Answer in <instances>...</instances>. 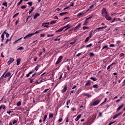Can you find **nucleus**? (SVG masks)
<instances>
[{
	"instance_id": "obj_1",
	"label": "nucleus",
	"mask_w": 125,
	"mask_h": 125,
	"mask_svg": "<svg viewBox=\"0 0 125 125\" xmlns=\"http://www.w3.org/2000/svg\"><path fill=\"white\" fill-rule=\"evenodd\" d=\"M12 75H11V73L10 72H9L6 73L4 75V79H6V78H8L7 79V83L10 81V79H11Z\"/></svg>"
},
{
	"instance_id": "obj_2",
	"label": "nucleus",
	"mask_w": 125,
	"mask_h": 125,
	"mask_svg": "<svg viewBox=\"0 0 125 125\" xmlns=\"http://www.w3.org/2000/svg\"><path fill=\"white\" fill-rule=\"evenodd\" d=\"M108 15V12H107V10L105 8H103L102 10V15L105 17V16Z\"/></svg>"
},
{
	"instance_id": "obj_3",
	"label": "nucleus",
	"mask_w": 125,
	"mask_h": 125,
	"mask_svg": "<svg viewBox=\"0 0 125 125\" xmlns=\"http://www.w3.org/2000/svg\"><path fill=\"white\" fill-rule=\"evenodd\" d=\"M99 103H100V101L99 100H98L95 102L90 103V106H96V105H98Z\"/></svg>"
},
{
	"instance_id": "obj_4",
	"label": "nucleus",
	"mask_w": 125,
	"mask_h": 125,
	"mask_svg": "<svg viewBox=\"0 0 125 125\" xmlns=\"http://www.w3.org/2000/svg\"><path fill=\"white\" fill-rule=\"evenodd\" d=\"M63 58V57L61 56H60L58 59L57 61L56 62V65H58V64H60V63H61V60H62V59Z\"/></svg>"
},
{
	"instance_id": "obj_5",
	"label": "nucleus",
	"mask_w": 125,
	"mask_h": 125,
	"mask_svg": "<svg viewBox=\"0 0 125 125\" xmlns=\"http://www.w3.org/2000/svg\"><path fill=\"white\" fill-rule=\"evenodd\" d=\"M67 88H68V86L67 85V84H65L63 86V89L61 90L62 93H64V92H66Z\"/></svg>"
},
{
	"instance_id": "obj_6",
	"label": "nucleus",
	"mask_w": 125,
	"mask_h": 125,
	"mask_svg": "<svg viewBox=\"0 0 125 125\" xmlns=\"http://www.w3.org/2000/svg\"><path fill=\"white\" fill-rule=\"evenodd\" d=\"M4 74H3L1 76V77L0 78V83H3V80H4V81H6V79L5 78H4Z\"/></svg>"
},
{
	"instance_id": "obj_7",
	"label": "nucleus",
	"mask_w": 125,
	"mask_h": 125,
	"mask_svg": "<svg viewBox=\"0 0 125 125\" xmlns=\"http://www.w3.org/2000/svg\"><path fill=\"white\" fill-rule=\"evenodd\" d=\"M81 26H82V23H79L77 26H76L74 29V32H78V29L81 28Z\"/></svg>"
},
{
	"instance_id": "obj_8",
	"label": "nucleus",
	"mask_w": 125,
	"mask_h": 125,
	"mask_svg": "<svg viewBox=\"0 0 125 125\" xmlns=\"http://www.w3.org/2000/svg\"><path fill=\"white\" fill-rule=\"evenodd\" d=\"M34 36V34L33 33H29L28 35H27L25 37L23 38V39H28V38H31V37Z\"/></svg>"
},
{
	"instance_id": "obj_9",
	"label": "nucleus",
	"mask_w": 125,
	"mask_h": 125,
	"mask_svg": "<svg viewBox=\"0 0 125 125\" xmlns=\"http://www.w3.org/2000/svg\"><path fill=\"white\" fill-rule=\"evenodd\" d=\"M123 114V112H120L115 115H114L113 117V120H115V119H117V118H118V117H119V116H121V115Z\"/></svg>"
},
{
	"instance_id": "obj_10",
	"label": "nucleus",
	"mask_w": 125,
	"mask_h": 125,
	"mask_svg": "<svg viewBox=\"0 0 125 125\" xmlns=\"http://www.w3.org/2000/svg\"><path fill=\"white\" fill-rule=\"evenodd\" d=\"M14 61V59L13 58H10V60L8 61L7 64L8 65H10L12 62Z\"/></svg>"
},
{
	"instance_id": "obj_11",
	"label": "nucleus",
	"mask_w": 125,
	"mask_h": 125,
	"mask_svg": "<svg viewBox=\"0 0 125 125\" xmlns=\"http://www.w3.org/2000/svg\"><path fill=\"white\" fill-rule=\"evenodd\" d=\"M107 28V25H105L104 26H102L101 27H99L96 29L95 31H98V30H102L103 29H106Z\"/></svg>"
},
{
	"instance_id": "obj_12",
	"label": "nucleus",
	"mask_w": 125,
	"mask_h": 125,
	"mask_svg": "<svg viewBox=\"0 0 125 125\" xmlns=\"http://www.w3.org/2000/svg\"><path fill=\"white\" fill-rule=\"evenodd\" d=\"M106 20H108V21H110L112 20V18L111 17L109 16V15H106V16H104Z\"/></svg>"
},
{
	"instance_id": "obj_13",
	"label": "nucleus",
	"mask_w": 125,
	"mask_h": 125,
	"mask_svg": "<svg viewBox=\"0 0 125 125\" xmlns=\"http://www.w3.org/2000/svg\"><path fill=\"white\" fill-rule=\"evenodd\" d=\"M84 13L83 12H82V13H79V14H78L77 15V17H83V15H84Z\"/></svg>"
},
{
	"instance_id": "obj_14",
	"label": "nucleus",
	"mask_w": 125,
	"mask_h": 125,
	"mask_svg": "<svg viewBox=\"0 0 125 125\" xmlns=\"http://www.w3.org/2000/svg\"><path fill=\"white\" fill-rule=\"evenodd\" d=\"M40 15H41L39 13H36L34 16L33 19H37V18L39 17V16H40Z\"/></svg>"
},
{
	"instance_id": "obj_15",
	"label": "nucleus",
	"mask_w": 125,
	"mask_h": 125,
	"mask_svg": "<svg viewBox=\"0 0 125 125\" xmlns=\"http://www.w3.org/2000/svg\"><path fill=\"white\" fill-rule=\"evenodd\" d=\"M94 7V4H92V5L90 6L88 9L87 10L86 12H88L90 9H92Z\"/></svg>"
},
{
	"instance_id": "obj_16",
	"label": "nucleus",
	"mask_w": 125,
	"mask_h": 125,
	"mask_svg": "<svg viewBox=\"0 0 125 125\" xmlns=\"http://www.w3.org/2000/svg\"><path fill=\"white\" fill-rule=\"evenodd\" d=\"M82 117V115L81 114H79L78 116H77V118L75 119V121L76 122H78L80 119H81V117Z\"/></svg>"
},
{
	"instance_id": "obj_17",
	"label": "nucleus",
	"mask_w": 125,
	"mask_h": 125,
	"mask_svg": "<svg viewBox=\"0 0 125 125\" xmlns=\"http://www.w3.org/2000/svg\"><path fill=\"white\" fill-rule=\"evenodd\" d=\"M91 81H90V80H88L87 81V83H86V84H85V86H88V85H90V84H91Z\"/></svg>"
},
{
	"instance_id": "obj_18",
	"label": "nucleus",
	"mask_w": 125,
	"mask_h": 125,
	"mask_svg": "<svg viewBox=\"0 0 125 125\" xmlns=\"http://www.w3.org/2000/svg\"><path fill=\"white\" fill-rule=\"evenodd\" d=\"M123 107H124V104H121L120 106H119L117 109V112L120 111V110H121Z\"/></svg>"
},
{
	"instance_id": "obj_19",
	"label": "nucleus",
	"mask_w": 125,
	"mask_h": 125,
	"mask_svg": "<svg viewBox=\"0 0 125 125\" xmlns=\"http://www.w3.org/2000/svg\"><path fill=\"white\" fill-rule=\"evenodd\" d=\"M64 29V28L62 27L61 28H60V29L56 30V33H59L60 32H62V31Z\"/></svg>"
},
{
	"instance_id": "obj_20",
	"label": "nucleus",
	"mask_w": 125,
	"mask_h": 125,
	"mask_svg": "<svg viewBox=\"0 0 125 125\" xmlns=\"http://www.w3.org/2000/svg\"><path fill=\"white\" fill-rule=\"evenodd\" d=\"M63 29H66V28H67V29H70V28H71V26H70V24H67L63 26Z\"/></svg>"
},
{
	"instance_id": "obj_21",
	"label": "nucleus",
	"mask_w": 125,
	"mask_h": 125,
	"mask_svg": "<svg viewBox=\"0 0 125 125\" xmlns=\"http://www.w3.org/2000/svg\"><path fill=\"white\" fill-rule=\"evenodd\" d=\"M1 109H3V110H5V105H1L0 106V110H1Z\"/></svg>"
},
{
	"instance_id": "obj_22",
	"label": "nucleus",
	"mask_w": 125,
	"mask_h": 125,
	"mask_svg": "<svg viewBox=\"0 0 125 125\" xmlns=\"http://www.w3.org/2000/svg\"><path fill=\"white\" fill-rule=\"evenodd\" d=\"M57 23V21H52L50 22L51 25H52L53 24H56Z\"/></svg>"
},
{
	"instance_id": "obj_23",
	"label": "nucleus",
	"mask_w": 125,
	"mask_h": 125,
	"mask_svg": "<svg viewBox=\"0 0 125 125\" xmlns=\"http://www.w3.org/2000/svg\"><path fill=\"white\" fill-rule=\"evenodd\" d=\"M20 61H21V60L20 59H18L17 60V65L18 66L19 64H20Z\"/></svg>"
},
{
	"instance_id": "obj_24",
	"label": "nucleus",
	"mask_w": 125,
	"mask_h": 125,
	"mask_svg": "<svg viewBox=\"0 0 125 125\" xmlns=\"http://www.w3.org/2000/svg\"><path fill=\"white\" fill-rule=\"evenodd\" d=\"M67 14V12H62V13H61L59 14V15H60V16H64V15Z\"/></svg>"
},
{
	"instance_id": "obj_25",
	"label": "nucleus",
	"mask_w": 125,
	"mask_h": 125,
	"mask_svg": "<svg viewBox=\"0 0 125 125\" xmlns=\"http://www.w3.org/2000/svg\"><path fill=\"white\" fill-rule=\"evenodd\" d=\"M1 42H3V40H4V35L3 34H2L1 35Z\"/></svg>"
},
{
	"instance_id": "obj_26",
	"label": "nucleus",
	"mask_w": 125,
	"mask_h": 125,
	"mask_svg": "<svg viewBox=\"0 0 125 125\" xmlns=\"http://www.w3.org/2000/svg\"><path fill=\"white\" fill-rule=\"evenodd\" d=\"M90 80H92L94 82H96V81H97V79L95 77H91Z\"/></svg>"
},
{
	"instance_id": "obj_27",
	"label": "nucleus",
	"mask_w": 125,
	"mask_h": 125,
	"mask_svg": "<svg viewBox=\"0 0 125 125\" xmlns=\"http://www.w3.org/2000/svg\"><path fill=\"white\" fill-rule=\"evenodd\" d=\"M53 118V114L52 113H49V119H52Z\"/></svg>"
},
{
	"instance_id": "obj_28",
	"label": "nucleus",
	"mask_w": 125,
	"mask_h": 125,
	"mask_svg": "<svg viewBox=\"0 0 125 125\" xmlns=\"http://www.w3.org/2000/svg\"><path fill=\"white\" fill-rule=\"evenodd\" d=\"M83 95H84V96H87V97H91V95H89L88 94H86V93H84L83 94Z\"/></svg>"
},
{
	"instance_id": "obj_29",
	"label": "nucleus",
	"mask_w": 125,
	"mask_h": 125,
	"mask_svg": "<svg viewBox=\"0 0 125 125\" xmlns=\"http://www.w3.org/2000/svg\"><path fill=\"white\" fill-rule=\"evenodd\" d=\"M87 23H88L87 21L85 20V21L83 22V26H86V25H87Z\"/></svg>"
},
{
	"instance_id": "obj_30",
	"label": "nucleus",
	"mask_w": 125,
	"mask_h": 125,
	"mask_svg": "<svg viewBox=\"0 0 125 125\" xmlns=\"http://www.w3.org/2000/svg\"><path fill=\"white\" fill-rule=\"evenodd\" d=\"M94 15H92V16L89 17L88 18H87V19H86V20H89V19H91V18H92L93 17H94Z\"/></svg>"
},
{
	"instance_id": "obj_31",
	"label": "nucleus",
	"mask_w": 125,
	"mask_h": 125,
	"mask_svg": "<svg viewBox=\"0 0 125 125\" xmlns=\"http://www.w3.org/2000/svg\"><path fill=\"white\" fill-rule=\"evenodd\" d=\"M32 10L31 11H29V14H31V13H32V12H33V10H34V9H35V7H31Z\"/></svg>"
},
{
	"instance_id": "obj_32",
	"label": "nucleus",
	"mask_w": 125,
	"mask_h": 125,
	"mask_svg": "<svg viewBox=\"0 0 125 125\" xmlns=\"http://www.w3.org/2000/svg\"><path fill=\"white\" fill-rule=\"evenodd\" d=\"M42 30H38L33 34H34V35H36V34H39V33H40V32H42Z\"/></svg>"
},
{
	"instance_id": "obj_33",
	"label": "nucleus",
	"mask_w": 125,
	"mask_h": 125,
	"mask_svg": "<svg viewBox=\"0 0 125 125\" xmlns=\"http://www.w3.org/2000/svg\"><path fill=\"white\" fill-rule=\"evenodd\" d=\"M39 67H41V65H38L36 66L35 67V70L36 71H38V70H39Z\"/></svg>"
},
{
	"instance_id": "obj_34",
	"label": "nucleus",
	"mask_w": 125,
	"mask_h": 125,
	"mask_svg": "<svg viewBox=\"0 0 125 125\" xmlns=\"http://www.w3.org/2000/svg\"><path fill=\"white\" fill-rule=\"evenodd\" d=\"M18 15H19V13H17L13 16V18H15L16 17H17Z\"/></svg>"
},
{
	"instance_id": "obj_35",
	"label": "nucleus",
	"mask_w": 125,
	"mask_h": 125,
	"mask_svg": "<svg viewBox=\"0 0 125 125\" xmlns=\"http://www.w3.org/2000/svg\"><path fill=\"white\" fill-rule=\"evenodd\" d=\"M46 118H47V115H45L44 116V118H43V123H44V122H45V120H46Z\"/></svg>"
},
{
	"instance_id": "obj_36",
	"label": "nucleus",
	"mask_w": 125,
	"mask_h": 125,
	"mask_svg": "<svg viewBox=\"0 0 125 125\" xmlns=\"http://www.w3.org/2000/svg\"><path fill=\"white\" fill-rule=\"evenodd\" d=\"M92 45V43H90V44H88V45H86L85 46V47H86V48H87V47H91Z\"/></svg>"
},
{
	"instance_id": "obj_37",
	"label": "nucleus",
	"mask_w": 125,
	"mask_h": 125,
	"mask_svg": "<svg viewBox=\"0 0 125 125\" xmlns=\"http://www.w3.org/2000/svg\"><path fill=\"white\" fill-rule=\"evenodd\" d=\"M88 41H89V37H87L84 41V42H87Z\"/></svg>"
},
{
	"instance_id": "obj_38",
	"label": "nucleus",
	"mask_w": 125,
	"mask_h": 125,
	"mask_svg": "<svg viewBox=\"0 0 125 125\" xmlns=\"http://www.w3.org/2000/svg\"><path fill=\"white\" fill-rule=\"evenodd\" d=\"M27 4H28V5H29V6H32V5L33 4V2L32 1H30L27 3Z\"/></svg>"
},
{
	"instance_id": "obj_39",
	"label": "nucleus",
	"mask_w": 125,
	"mask_h": 125,
	"mask_svg": "<svg viewBox=\"0 0 125 125\" xmlns=\"http://www.w3.org/2000/svg\"><path fill=\"white\" fill-rule=\"evenodd\" d=\"M22 1H23V0H20V1L18 3L17 6L20 5V4L22 3Z\"/></svg>"
},
{
	"instance_id": "obj_40",
	"label": "nucleus",
	"mask_w": 125,
	"mask_h": 125,
	"mask_svg": "<svg viewBox=\"0 0 125 125\" xmlns=\"http://www.w3.org/2000/svg\"><path fill=\"white\" fill-rule=\"evenodd\" d=\"M24 48L22 46L18 48V50H23Z\"/></svg>"
},
{
	"instance_id": "obj_41",
	"label": "nucleus",
	"mask_w": 125,
	"mask_h": 125,
	"mask_svg": "<svg viewBox=\"0 0 125 125\" xmlns=\"http://www.w3.org/2000/svg\"><path fill=\"white\" fill-rule=\"evenodd\" d=\"M70 103H71V100H67V102H66V105H69V104H70Z\"/></svg>"
},
{
	"instance_id": "obj_42",
	"label": "nucleus",
	"mask_w": 125,
	"mask_h": 125,
	"mask_svg": "<svg viewBox=\"0 0 125 125\" xmlns=\"http://www.w3.org/2000/svg\"><path fill=\"white\" fill-rule=\"evenodd\" d=\"M89 27L87 26H83V30H87V29H89Z\"/></svg>"
},
{
	"instance_id": "obj_43",
	"label": "nucleus",
	"mask_w": 125,
	"mask_h": 125,
	"mask_svg": "<svg viewBox=\"0 0 125 125\" xmlns=\"http://www.w3.org/2000/svg\"><path fill=\"white\" fill-rule=\"evenodd\" d=\"M105 48H108V45H104L103 47V48H102V50H103V49H105Z\"/></svg>"
},
{
	"instance_id": "obj_44",
	"label": "nucleus",
	"mask_w": 125,
	"mask_h": 125,
	"mask_svg": "<svg viewBox=\"0 0 125 125\" xmlns=\"http://www.w3.org/2000/svg\"><path fill=\"white\" fill-rule=\"evenodd\" d=\"M93 87H94V88H97L98 87V85L97 84H94L93 85Z\"/></svg>"
},
{
	"instance_id": "obj_45",
	"label": "nucleus",
	"mask_w": 125,
	"mask_h": 125,
	"mask_svg": "<svg viewBox=\"0 0 125 125\" xmlns=\"http://www.w3.org/2000/svg\"><path fill=\"white\" fill-rule=\"evenodd\" d=\"M17 106H21V102H18L17 103Z\"/></svg>"
},
{
	"instance_id": "obj_46",
	"label": "nucleus",
	"mask_w": 125,
	"mask_h": 125,
	"mask_svg": "<svg viewBox=\"0 0 125 125\" xmlns=\"http://www.w3.org/2000/svg\"><path fill=\"white\" fill-rule=\"evenodd\" d=\"M89 55L90 57H92V56H94V53L91 52L89 53Z\"/></svg>"
},
{
	"instance_id": "obj_47",
	"label": "nucleus",
	"mask_w": 125,
	"mask_h": 125,
	"mask_svg": "<svg viewBox=\"0 0 125 125\" xmlns=\"http://www.w3.org/2000/svg\"><path fill=\"white\" fill-rule=\"evenodd\" d=\"M21 39H22V37L21 38H20V39H18L17 40H16V41L14 42V43H17V42H18L19 41H20V40H21Z\"/></svg>"
},
{
	"instance_id": "obj_48",
	"label": "nucleus",
	"mask_w": 125,
	"mask_h": 125,
	"mask_svg": "<svg viewBox=\"0 0 125 125\" xmlns=\"http://www.w3.org/2000/svg\"><path fill=\"white\" fill-rule=\"evenodd\" d=\"M54 36V34H47V37H48V38H49V37H53Z\"/></svg>"
},
{
	"instance_id": "obj_49",
	"label": "nucleus",
	"mask_w": 125,
	"mask_h": 125,
	"mask_svg": "<svg viewBox=\"0 0 125 125\" xmlns=\"http://www.w3.org/2000/svg\"><path fill=\"white\" fill-rule=\"evenodd\" d=\"M21 9H24L25 8H26V5H22L21 7Z\"/></svg>"
},
{
	"instance_id": "obj_50",
	"label": "nucleus",
	"mask_w": 125,
	"mask_h": 125,
	"mask_svg": "<svg viewBox=\"0 0 125 125\" xmlns=\"http://www.w3.org/2000/svg\"><path fill=\"white\" fill-rule=\"evenodd\" d=\"M76 107H72V108H71V111H72V112H74V111H75V110H76Z\"/></svg>"
},
{
	"instance_id": "obj_51",
	"label": "nucleus",
	"mask_w": 125,
	"mask_h": 125,
	"mask_svg": "<svg viewBox=\"0 0 125 125\" xmlns=\"http://www.w3.org/2000/svg\"><path fill=\"white\" fill-rule=\"evenodd\" d=\"M2 5H4V6H7V3H6V2H4L2 3Z\"/></svg>"
},
{
	"instance_id": "obj_52",
	"label": "nucleus",
	"mask_w": 125,
	"mask_h": 125,
	"mask_svg": "<svg viewBox=\"0 0 125 125\" xmlns=\"http://www.w3.org/2000/svg\"><path fill=\"white\" fill-rule=\"evenodd\" d=\"M9 41H10V39H7L5 42V44H7V43H8V42H9Z\"/></svg>"
},
{
	"instance_id": "obj_53",
	"label": "nucleus",
	"mask_w": 125,
	"mask_h": 125,
	"mask_svg": "<svg viewBox=\"0 0 125 125\" xmlns=\"http://www.w3.org/2000/svg\"><path fill=\"white\" fill-rule=\"evenodd\" d=\"M42 26H43L44 28H48V27H49V26L47 25L46 24H44V25H42Z\"/></svg>"
},
{
	"instance_id": "obj_54",
	"label": "nucleus",
	"mask_w": 125,
	"mask_h": 125,
	"mask_svg": "<svg viewBox=\"0 0 125 125\" xmlns=\"http://www.w3.org/2000/svg\"><path fill=\"white\" fill-rule=\"evenodd\" d=\"M76 41L75 40L74 42H71L70 43V44H75V43H76Z\"/></svg>"
},
{
	"instance_id": "obj_55",
	"label": "nucleus",
	"mask_w": 125,
	"mask_h": 125,
	"mask_svg": "<svg viewBox=\"0 0 125 125\" xmlns=\"http://www.w3.org/2000/svg\"><path fill=\"white\" fill-rule=\"evenodd\" d=\"M13 112V111H7V114L10 115V114H11V113H12Z\"/></svg>"
},
{
	"instance_id": "obj_56",
	"label": "nucleus",
	"mask_w": 125,
	"mask_h": 125,
	"mask_svg": "<svg viewBox=\"0 0 125 125\" xmlns=\"http://www.w3.org/2000/svg\"><path fill=\"white\" fill-rule=\"evenodd\" d=\"M66 123H69V117H66Z\"/></svg>"
},
{
	"instance_id": "obj_57",
	"label": "nucleus",
	"mask_w": 125,
	"mask_h": 125,
	"mask_svg": "<svg viewBox=\"0 0 125 125\" xmlns=\"http://www.w3.org/2000/svg\"><path fill=\"white\" fill-rule=\"evenodd\" d=\"M17 121L16 120H14L12 124L13 125H15V124H17Z\"/></svg>"
},
{
	"instance_id": "obj_58",
	"label": "nucleus",
	"mask_w": 125,
	"mask_h": 125,
	"mask_svg": "<svg viewBox=\"0 0 125 125\" xmlns=\"http://www.w3.org/2000/svg\"><path fill=\"white\" fill-rule=\"evenodd\" d=\"M9 34L8 33H6V38H9Z\"/></svg>"
},
{
	"instance_id": "obj_59",
	"label": "nucleus",
	"mask_w": 125,
	"mask_h": 125,
	"mask_svg": "<svg viewBox=\"0 0 125 125\" xmlns=\"http://www.w3.org/2000/svg\"><path fill=\"white\" fill-rule=\"evenodd\" d=\"M48 90H49V88L46 89L43 91V92L45 93V92H47Z\"/></svg>"
},
{
	"instance_id": "obj_60",
	"label": "nucleus",
	"mask_w": 125,
	"mask_h": 125,
	"mask_svg": "<svg viewBox=\"0 0 125 125\" xmlns=\"http://www.w3.org/2000/svg\"><path fill=\"white\" fill-rule=\"evenodd\" d=\"M81 90H82V89H78V90H77V91L76 92L77 93L79 94L80 92H81Z\"/></svg>"
},
{
	"instance_id": "obj_61",
	"label": "nucleus",
	"mask_w": 125,
	"mask_h": 125,
	"mask_svg": "<svg viewBox=\"0 0 125 125\" xmlns=\"http://www.w3.org/2000/svg\"><path fill=\"white\" fill-rule=\"evenodd\" d=\"M81 55H82V53H78L77 55H76V56L79 57V56H81Z\"/></svg>"
},
{
	"instance_id": "obj_62",
	"label": "nucleus",
	"mask_w": 125,
	"mask_h": 125,
	"mask_svg": "<svg viewBox=\"0 0 125 125\" xmlns=\"http://www.w3.org/2000/svg\"><path fill=\"white\" fill-rule=\"evenodd\" d=\"M62 121H63L62 118H60L59 119L58 122H59V123H61V122H62Z\"/></svg>"
},
{
	"instance_id": "obj_63",
	"label": "nucleus",
	"mask_w": 125,
	"mask_h": 125,
	"mask_svg": "<svg viewBox=\"0 0 125 125\" xmlns=\"http://www.w3.org/2000/svg\"><path fill=\"white\" fill-rule=\"evenodd\" d=\"M124 55H125V54H124V53H122L121 54H120V57H123V56H124Z\"/></svg>"
},
{
	"instance_id": "obj_64",
	"label": "nucleus",
	"mask_w": 125,
	"mask_h": 125,
	"mask_svg": "<svg viewBox=\"0 0 125 125\" xmlns=\"http://www.w3.org/2000/svg\"><path fill=\"white\" fill-rule=\"evenodd\" d=\"M44 36H45V35L44 34H40V36L41 37V38L42 37H44Z\"/></svg>"
}]
</instances>
